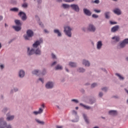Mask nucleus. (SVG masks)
Segmentation results:
<instances>
[{
	"label": "nucleus",
	"instance_id": "obj_26",
	"mask_svg": "<svg viewBox=\"0 0 128 128\" xmlns=\"http://www.w3.org/2000/svg\"><path fill=\"white\" fill-rule=\"evenodd\" d=\"M116 76L118 77V78L120 80H124V78L120 74L118 73H116Z\"/></svg>",
	"mask_w": 128,
	"mask_h": 128
},
{
	"label": "nucleus",
	"instance_id": "obj_53",
	"mask_svg": "<svg viewBox=\"0 0 128 128\" xmlns=\"http://www.w3.org/2000/svg\"><path fill=\"white\" fill-rule=\"evenodd\" d=\"M8 110V108H4V110H2L3 112H6V111Z\"/></svg>",
	"mask_w": 128,
	"mask_h": 128
},
{
	"label": "nucleus",
	"instance_id": "obj_61",
	"mask_svg": "<svg viewBox=\"0 0 128 128\" xmlns=\"http://www.w3.org/2000/svg\"><path fill=\"white\" fill-rule=\"evenodd\" d=\"M44 32H46V33H47V34H48V30H44Z\"/></svg>",
	"mask_w": 128,
	"mask_h": 128
},
{
	"label": "nucleus",
	"instance_id": "obj_27",
	"mask_svg": "<svg viewBox=\"0 0 128 128\" xmlns=\"http://www.w3.org/2000/svg\"><path fill=\"white\" fill-rule=\"evenodd\" d=\"M54 34H57L58 36H62V33L60 32V30L58 29L54 30Z\"/></svg>",
	"mask_w": 128,
	"mask_h": 128
},
{
	"label": "nucleus",
	"instance_id": "obj_1",
	"mask_svg": "<svg viewBox=\"0 0 128 128\" xmlns=\"http://www.w3.org/2000/svg\"><path fill=\"white\" fill-rule=\"evenodd\" d=\"M64 32L68 38H72V28L70 26H64Z\"/></svg>",
	"mask_w": 128,
	"mask_h": 128
},
{
	"label": "nucleus",
	"instance_id": "obj_55",
	"mask_svg": "<svg viewBox=\"0 0 128 128\" xmlns=\"http://www.w3.org/2000/svg\"><path fill=\"white\" fill-rule=\"evenodd\" d=\"M102 96H104V94H102V92H100L99 93V96H100V98H102Z\"/></svg>",
	"mask_w": 128,
	"mask_h": 128
},
{
	"label": "nucleus",
	"instance_id": "obj_32",
	"mask_svg": "<svg viewBox=\"0 0 128 128\" xmlns=\"http://www.w3.org/2000/svg\"><path fill=\"white\" fill-rule=\"evenodd\" d=\"M83 117L86 122V124H88V117L86 116V115L84 114H83Z\"/></svg>",
	"mask_w": 128,
	"mask_h": 128
},
{
	"label": "nucleus",
	"instance_id": "obj_46",
	"mask_svg": "<svg viewBox=\"0 0 128 128\" xmlns=\"http://www.w3.org/2000/svg\"><path fill=\"white\" fill-rule=\"evenodd\" d=\"M12 4H16V0H12L11 1Z\"/></svg>",
	"mask_w": 128,
	"mask_h": 128
},
{
	"label": "nucleus",
	"instance_id": "obj_9",
	"mask_svg": "<svg viewBox=\"0 0 128 128\" xmlns=\"http://www.w3.org/2000/svg\"><path fill=\"white\" fill-rule=\"evenodd\" d=\"M45 86L46 88L50 90L54 88V82H48L46 84Z\"/></svg>",
	"mask_w": 128,
	"mask_h": 128
},
{
	"label": "nucleus",
	"instance_id": "obj_36",
	"mask_svg": "<svg viewBox=\"0 0 128 128\" xmlns=\"http://www.w3.org/2000/svg\"><path fill=\"white\" fill-rule=\"evenodd\" d=\"M92 4H100V0L92 1Z\"/></svg>",
	"mask_w": 128,
	"mask_h": 128
},
{
	"label": "nucleus",
	"instance_id": "obj_42",
	"mask_svg": "<svg viewBox=\"0 0 128 128\" xmlns=\"http://www.w3.org/2000/svg\"><path fill=\"white\" fill-rule=\"evenodd\" d=\"M64 2H74V0H63Z\"/></svg>",
	"mask_w": 128,
	"mask_h": 128
},
{
	"label": "nucleus",
	"instance_id": "obj_50",
	"mask_svg": "<svg viewBox=\"0 0 128 128\" xmlns=\"http://www.w3.org/2000/svg\"><path fill=\"white\" fill-rule=\"evenodd\" d=\"M94 12H96L97 14H100V10H98L96 9H94Z\"/></svg>",
	"mask_w": 128,
	"mask_h": 128
},
{
	"label": "nucleus",
	"instance_id": "obj_58",
	"mask_svg": "<svg viewBox=\"0 0 128 128\" xmlns=\"http://www.w3.org/2000/svg\"><path fill=\"white\" fill-rule=\"evenodd\" d=\"M52 58H56V55H54V54H52Z\"/></svg>",
	"mask_w": 128,
	"mask_h": 128
},
{
	"label": "nucleus",
	"instance_id": "obj_30",
	"mask_svg": "<svg viewBox=\"0 0 128 128\" xmlns=\"http://www.w3.org/2000/svg\"><path fill=\"white\" fill-rule=\"evenodd\" d=\"M36 122L39 124H42V126H44V121H40L38 119H36Z\"/></svg>",
	"mask_w": 128,
	"mask_h": 128
},
{
	"label": "nucleus",
	"instance_id": "obj_47",
	"mask_svg": "<svg viewBox=\"0 0 128 128\" xmlns=\"http://www.w3.org/2000/svg\"><path fill=\"white\" fill-rule=\"evenodd\" d=\"M33 114H34L35 116H37V114H40L38 111H34L33 112Z\"/></svg>",
	"mask_w": 128,
	"mask_h": 128
},
{
	"label": "nucleus",
	"instance_id": "obj_48",
	"mask_svg": "<svg viewBox=\"0 0 128 128\" xmlns=\"http://www.w3.org/2000/svg\"><path fill=\"white\" fill-rule=\"evenodd\" d=\"M38 80H40V82H42V84H44V78H39Z\"/></svg>",
	"mask_w": 128,
	"mask_h": 128
},
{
	"label": "nucleus",
	"instance_id": "obj_28",
	"mask_svg": "<svg viewBox=\"0 0 128 128\" xmlns=\"http://www.w3.org/2000/svg\"><path fill=\"white\" fill-rule=\"evenodd\" d=\"M77 72H86V70L82 68H80L77 70Z\"/></svg>",
	"mask_w": 128,
	"mask_h": 128
},
{
	"label": "nucleus",
	"instance_id": "obj_41",
	"mask_svg": "<svg viewBox=\"0 0 128 128\" xmlns=\"http://www.w3.org/2000/svg\"><path fill=\"white\" fill-rule=\"evenodd\" d=\"M98 86V84H96V83H94L91 85V88H96V86Z\"/></svg>",
	"mask_w": 128,
	"mask_h": 128
},
{
	"label": "nucleus",
	"instance_id": "obj_2",
	"mask_svg": "<svg viewBox=\"0 0 128 128\" xmlns=\"http://www.w3.org/2000/svg\"><path fill=\"white\" fill-rule=\"evenodd\" d=\"M26 34L24 36V38L26 40H30V38H32L34 36V31L28 30L26 32Z\"/></svg>",
	"mask_w": 128,
	"mask_h": 128
},
{
	"label": "nucleus",
	"instance_id": "obj_20",
	"mask_svg": "<svg viewBox=\"0 0 128 128\" xmlns=\"http://www.w3.org/2000/svg\"><path fill=\"white\" fill-rule=\"evenodd\" d=\"M80 106H82L83 108H84L86 110H90V108H90V106H86L82 103H80Z\"/></svg>",
	"mask_w": 128,
	"mask_h": 128
},
{
	"label": "nucleus",
	"instance_id": "obj_16",
	"mask_svg": "<svg viewBox=\"0 0 128 128\" xmlns=\"http://www.w3.org/2000/svg\"><path fill=\"white\" fill-rule=\"evenodd\" d=\"M105 18L106 20H110V12H106L104 13Z\"/></svg>",
	"mask_w": 128,
	"mask_h": 128
},
{
	"label": "nucleus",
	"instance_id": "obj_29",
	"mask_svg": "<svg viewBox=\"0 0 128 128\" xmlns=\"http://www.w3.org/2000/svg\"><path fill=\"white\" fill-rule=\"evenodd\" d=\"M69 66L72 68H76V63L74 62H70L69 63Z\"/></svg>",
	"mask_w": 128,
	"mask_h": 128
},
{
	"label": "nucleus",
	"instance_id": "obj_59",
	"mask_svg": "<svg viewBox=\"0 0 128 128\" xmlns=\"http://www.w3.org/2000/svg\"><path fill=\"white\" fill-rule=\"evenodd\" d=\"M38 4H42V0H37Z\"/></svg>",
	"mask_w": 128,
	"mask_h": 128
},
{
	"label": "nucleus",
	"instance_id": "obj_54",
	"mask_svg": "<svg viewBox=\"0 0 128 128\" xmlns=\"http://www.w3.org/2000/svg\"><path fill=\"white\" fill-rule=\"evenodd\" d=\"M90 104H94V101L92 100H90Z\"/></svg>",
	"mask_w": 128,
	"mask_h": 128
},
{
	"label": "nucleus",
	"instance_id": "obj_39",
	"mask_svg": "<svg viewBox=\"0 0 128 128\" xmlns=\"http://www.w3.org/2000/svg\"><path fill=\"white\" fill-rule=\"evenodd\" d=\"M122 42L124 44H128V38L124 39Z\"/></svg>",
	"mask_w": 128,
	"mask_h": 128
},
{
	"label": "nucleus",
	"instance_id": "obj_35",
	"mask_svg": "<svg viewBox=\"0 0 128 128\" xmlns=\"http://www.w3.org/2000/svg\"><path fill=\"white\" fill-rule=\"evenodd\" d=\"M82 30H83V32H88V27L86 28H82Z\"/></svg>",
	"mask_w": 128,
	"mask_h": 128
},
{
	"label": "nucleus",
	"instance_id": "obj_43",
	"mask_svg": "<svg viewBox=\"0 0 128 128\" xmlns=\"http://www.w3.org/2000/svg\"><path fill=\"white\" fill-rule=\"evenodd\" d=\"M72 102H74L76 104H78V100L76 99H73L72 100Z\"/></svg>",
	"mask_w": 128,
	"mask_h": 128
},
{
	"label": "nucleus",
	"instance_id": "obj_4",
	"mask_svg": "<svg viewBox=\"0 0 128 128\" xmlns=\"http://www.w3.org/2000/svg\"><path fill=\"white\" fill-rule=\"evenodd\" d=\"M12 128L10 125H8L6 126V122L4 121V118H0V128Z\"/></svg>",
	"mask_w": 128,
	"mask_h": 128
},
{
	"label": "nucleus",
	"instance_id": "obj_25",
	"mask_svg": "<svg viewBox=\"0 0 128 128\" xmlns=\"http://www.w3.org/2000/svg\"><path fill=\"white\" fill-rule=\"evenodd\" d=\"M112 40H115V42H120V36H115L112 38Z\"/></svg>",
	"mask_w": 128,
	"mask_h": 128
},
{
	"label": "nucleus",
	"instance_id": "obj_37",
	"mask_svg": "<svg viewBox=\"0 0 128 128\" xmlns=\"http://www.w3.org/2000/svg\"><path fill=\"white\" fill-rule=\"evenodd\" d=\"M92 18H98V15H97L96 14H93L92 15Z\"/></svg>",
	"mask_w": 128,
	"mask_h": 128
},
{
	"label": "nucleus",
	"instance_id": "obj_64",
	"mask_svg": "<svg viewBox=\"0 0 128 128\" xmlns=\"http://www.w3.org/2000/svg\"><path fill=\"white\" fill-rule=\"evenodd\" d=\"M65 70L66 72H68L69 70H68V68H65Z\"/></svg>",
	"mask_w": 128,
	"mask_h": 128
},
{
	"label": "nucleus",
	"instance_id": "obj_52",
	"mask_svg": "<svg viewBox=\"0 0 128 128\" xmlns=\"http://www.w3.org/2000/svg\"><path fill=\"white\" fill-rule=\"evenodd\" d=\"M72 113L73 114H75L76 116V114H78V113L76 112V111L74 110L72 111Z\"/></svg>",
	"mask_w": 128,
	"mask_h": 128
},
{
	"label": "nucleus",
	"instance_id": "obj_49",
	"mask_svg": "<svg viewBox=\"0 0 128 128\" xmlns=\"http://www.w3.org/2000/svg\"><path fill=\"white\" fill-rule=\"evenodd\" d=\"M102 90L104 92H108V88H102Z\"/></svg>",
	"mask_w": 128,
	"mask_h": 128
},
{
	"label": "nucleus",
	"instance_id": "obj_44",
	"mask_svg": "<svg viewBox=\"0 0 128 128\" xmlns=\"http://www.w3.org/2000/svg\"><path fill=\"white\" fill-rule=\"evenodd\" d=\"M110 24H118L117 22L112 21H110Z\"/></svg>",
	"mask_w": 128,
	"mask_h": 128
},
{
	"label": "nucleus",
	"instance_id": "obj_38",
	"mask_svg": "<svg viewBox=\"0 0 128 128\" xmlns=\"http://www.w3.org/2000/svg\"><path fill=\"white\" fill-rule=\"evenodd\" d=\"M44 112V109L42 108H40L38 112H39L40 114H42Z\"/></svg>",
	"mask_w": 128,
	"mask_h": 128
},
{
	"label": "nucleus",
	"instance_id": "obj_62",
	"mask_svg": "<svg viewBox=\"0 0 128 128\" xmlns=\"http://www.w3.org/2000/svg\"><path fill=\"white\" fill-rule=\"evenodd\" d=\"M56 128H62V126H56Z\"/></svg>",
	"mask_w": 128,
	"mask_h": 128
},
{
	"label": "nucleus",
	"instance_id": "obj_23",
	"mask_svg": "<svg viewBox=\"0 0 128 128\" xmlns=\"http://www.w3.org/2000/svg\"><path fill=\"white\" fill-rule=\"evenodd\" d=\"M34 53L36 54H38V56H40V54H42V51H40L39 48H38L34 51Z\"/></svg>",
	"mask_w": 128,
	"mask_h": 128
},
{
	"label": "nucleus",
	"instance_id": "obj_45",
	"mask_svg": "<svg viewBox=\"0 0 128 128\" xmlns=\"http://www.w3.org/2000/svg\"><path fill=\"white\" fill-rule=\"evenodd\" d=\"M39 25L40 26H41V28H44V24H42V22H38Z\"/></svg>",
	"mask_w": 128,
	"mask_h": 128
},
{
	"label": "nucleus",
	"instance_id": "obj_10",
	"mask_svg": "<svg viewBox=\"0 0 128 128\" xmlns=\"http://www.w3.org/2000/svg\"><path fill=\"white\" fill-rule=\"evenodd\" d=\"M83 12L84 14L88 16H92V12L88 9L84 8Z\"/></svg>",
	"mask_w": 128,
	"mask_h": 128
},
{
	"label": "nucleus",
	"instance_id": "obj_34",
	"mask_svg": "<svg viewBox=\"0 0 128 128\" xmlns=\"http://www.w3.org/2000/svg\"><path fill=\"white\" fill-rule=\"evenodd\" d=\"M62 6L64 8H70V5L68 4H62Z\"/></svg>",
	"mask_w": 128,
	"mask_h": 128
},
{
	"label": "nucleus",
	"instance_id": "obj_56",
	"mask_svg": "<svg viewBox=\"0 0 128 128\" xmlns=\"http://www.w3.org/2000/svg\"><path fill=\"white\" fill-rule=\"evenodd\" d=\"M0 68L1 70H4V64H1L0 66Z\"/></svg>",
	"mask_w": 128,
	"mask_h": 128
},
{
	"label": "nucleus",
	"instance_id": "obj_17",
	"mask_svg": "<svg viewBox=\"0 0 128 128\" xmlns=\"http://www.w3.org/2000/svg\"><path fill=\"white\" fill-rule=\"evenodd\" d=\"M12 28L16 32H20L22 30V26H12Z\"/></svg>",
	"mask_w": 128,
	"mask_h": 128
},
{
	"label": "nucleus",
	"instance_id": "obj_14",
	"mask_svg": "<svg viewBox=\"0 0 128 128\" xmlns=\"http://www.w3.org/2000/svg\"><path fill=\"white\" fill-rule=\"evenodd\" d=\"M7 118H6V120L8 122H10V120H12L14 118V116H10L8 114H6Z\"/></svg>",
	"mask_w": 128,
	"mask_h": 128
},
{
	"label": "nucleus",
	"instance_id": "obj_8",
	"mask_svg": "<svg viewBox=\"0 0 128 128\" xmlns=\"http://www.w3.org/2000/svg\"><path fill=\"white\" fill-rule=\"evenodd\" d=\"M44 42V40L42 39H40V40H36L33 44V48H38L40 44Z\"/></svg>",
	"mask_w": 128,
	"mask_h": 128
},
{
	"label": "nucleus",
	"instance_id": "obj_13",
	"mask_svg": "<svg viewBox=\"0 0 128 128\" xmlns=\"http://www.w3.org/2000/svg\"><path fill=\"white\" fill-rule=\"evenodd\" d=\"M34 54V49H32L30 50V48H28V56H32Z\"/></svg>",
	"mask_w": 128,
	"mask_h": 128
},
{
	"label": "nucleus",
	"instance_id": "obj_6",
	"mask_svg": "<svg viewBox=\"0 0 128 128\" xmlns=\"http://www.w3.org/2000/svg\"><path fill=\"white\" fill-rule=\"evenodd\" d=\"M18 16L21 18L22 20H26L28 18L26 17V14L24 12L20 11L18 14Z\"/></svg>",
	"mask_w": 128,
	"mask_h": 128
},
{
	"label": "nucleus",
	"instance_id": "obj_33",
	"mask_svg": "<svg viewBox=\"0 0 128 128\" xmlns=\"http://www.w3.org/2000/svg\"><path fill=\"white\" fill-rule=\"evenodd\" d=\"M10 10L11 12H18V8H13L10 9Z\"/></svg>",
	"mask_w": 128,
	"mask_h": 128
},
{
	"label": "nucleus",
	"instance_id": "obj_18",
	"mask_svg": "<svg viewBox=\"0 0 128 128\" xmlns=\"http://www.w3.org/2000/svg\"><path fill=\"white\" fill-rule=\"evenodd\" d=\"M102 46V41H98L97 42V49L100 50Z\"/></svg>",
	"mask_w": 128,
	"mask_h": 128
},
{
	"label": "nucleus",
	"instance_id": "obj_21",
	"mask_svg": "<svg viewBox=\"0 0 128 128\" xmlns=\"http://www.w3.org/2000/svg\"><path fill=\"white\" fill-rule=\"evenodd\" d=\"M14 22L16 24V26H22V23L20 22V20H14Z\"/></svg>",
	"mask_w": 128,
	"mask_h": 128
},
{
	"label": "nucleus",
	"instance_id": "obj_63",
	"mask_svg": "<svg viewBox=\"0 0 128 128\" xmlns=\"http://www.w3.org/2000/svg\"><path fill=\"white\" fill-rule=\"evenodd\" d=\"M102 70H103L104 72H106V69L104 68H102Z\"/></svg>",
	"mask_w": 128,
	"mask_h": 128
},
{
	"label": "nucleus",
	"instance_id": "obj_51",
	"mask_svg": "<svg viewBox=\"0 0 128 128\" xmlns=\"http://www.w3.org/2000/svg\"><path fill=\"white\" fill-rule=\"evenodd\" d=\"M56 61L53 62L51 66H56Z\"/></svg>",
	"mask_w": 128,
	"mask_h": 128
},
{
	"label": "nucleus",
	"instance_id": "obj_5",
	"mask_svg": "<svg viewBox=\"0 0 128 128\" xmlns=\"http://www.w3.org/2000/svg\"><path fill=\"white\" fill-rule=\"evenodd\" d=\"M72 10L76 12H80V6L78 4H72L70 5Z\"/></svg>",
	"mask_w": 128,
	"mask_h": 128
},
{
	"label": "nucleus",
	"instance_id": "obj_7",
	"mask_svg": "<svg viewBox=\"0 0 128 128\" xmlns=\"http://www.w3.org/2000/svg\"><path fill=\"white\" fill-rule=\"evenodd\" d=\"M96 26L92 24H89L88 26V30L91 32H96Z\"/></svg>",
	"mask_w": 128,
	"mask_h": 128
},
{
	"label": "nucleus",
	"instance_id": "obj_15",
	"mask_svg": "<svg viewBox=\"0 0 128 128\" xmlns=\"http://www.w3.org/2000/svg\"><path fill=\"white\" fill-rule=\"evenodd\" d=\"M82 64L85 66H90V62H88V60H82Z\"/></svg>",
	"mask_w": 128,
	"mask_h": 128
},
{
	"label": "nucleus",
	"instance_id": "obj_60",
	"mask_svg": "<svg viewBox=\"0 0 128 128\" xmlns=\"http://www.w3.org/2000/svg\"><path fill=\"white\" fill-rule=\"evenodd\" d=\"M2 18H4L2 17V16H0V20H2Z\"/></svg>",
	"mask_w": 128,
	"mask_h": 128
},
{
	"label": "nucleus",
	"instance_id": "obj_3",
	"mask_svg": "<svg viewBox=\"0 0 128 128\" xmlns=\"http://www.w3.org/2000/svg\"><path fill=\"white\" fill-rule=\"evenodd\" d=\"M32 74H36V76H44L46 74V70L44 69L42 72H41L40 70H34L32 72Z\"/></svg>",
	"mask_w": 128,
	"mask_h": 128
},
{
	"label": "nucleus",
	"instance_id": "obj_19",
	"mask_svg": "<svg viewBox=\"0 0 128 128\" xmlns=\"http://www.w3.org/2000/svg\"><path fill=\"white\" fill-rule=\"evenodd\" d=\"M25 74L26 73L24 72V70H20L18 73L20 78H24Z\"/></svg>",
	"mask_w": 128,
	"mask_h": 128
},
{
	"label": "nucleus",
	"instance_id": "obj_40",
	"mask_svg": "<svg viewBox=\"0 0 128 128\" xmlns=\"http://www.w3.org/2000/svg\"><path fill=\"white\" fill-rule=\"evenodd\" d=\"M22 8H28V4L26 3L23 4L22 5Z\"/></svg>",
	"mask_w": 128,
	"mask_h": 128
},
{
	"label": "nucleus",
	"instance_id": "obj_57",
	"mask_svg": "<svg viewBox=\"0 0 128 128\" xmlns=\"http://www.w3.org/2000/svg\"><path fill=\"white\" fill-rule=\"evenodd\" d=\"M14 90L15 92H16L18 91V88H14Z\"/></svg>",
	"mask_w": 128,
	"mask_h": 128
},
{
	"label": "nucleus",
	"instance_id": "obj_24",
	"mask_svg": "<svg viewBox=\"0 0 128 128\" xmlns=\"http://www.w3.org/2000/svg\"><path fill=\"white\" fill-rule=\"evenodd\" d=\"M109 114L110 116H116V111L114 110H111L109 111Z\"/></svg>",
	"mask_w": 128,
	"mask_h": 128
},
{
	"label": "nucleus",
	"instance_id": "obj_11",
	"mask_svg": "<svg viewBox=\"0 0 128 128\" xmlns=\"http://www.w3.org/2000/svg\"><path fill=\"white\" fill-rule=\"evenodd\" d=\"M120 29V26L118 25L115 26H113L111 29L112 32H118Z\"/></svg>",
	"mask_w": 128,
	"mask_h": 128
},
{
	"label": "nucleus",
	"instance_id": "obj_31",
	"mask_svg": "<svg viewBox=\"0 0 128 128\" xmlns=\"http://www.w3.org/2000/svg\"><path fill=\"white\" fill-rule=\"evenodd\" d=\"M126 44L122 41V42H121L120 43L119 46H120V48H124V46H126Z\"/></svg>",
	"mask_w": 128,
	"mask_h": 128
},
{
	"label": "nucleus",
	"instance_id": "obj_22",
	"mask_svg": "<svg viewBox=\"0 0 128 128\" xmlns=\"http://www.w3.org/2000/svg\"><path fill=\"white\" fill-rule=\"evenodd\" d=\"M56 70H62V66L58 64L56 66H55Z\"/></svg>",
	"mask_w": 128,
	"mask_h": 128
},
{
	"label": "nucleus",
	"instance_id": "obj_12",
	"mask_svg": "<svg viewBox=\"0 0 128 128\" xmlns=\"http://www.w3.org/2000/svg\"><path fill=\"white\" fill-rule=\"evenodd\" d=\"M113 12L116 14H118V16L122 14V11H120V10L119 8H116L113 10Z\"/></svg>",
	"mask_w": 128,
	"mask_h": 128
}]
</instances>
